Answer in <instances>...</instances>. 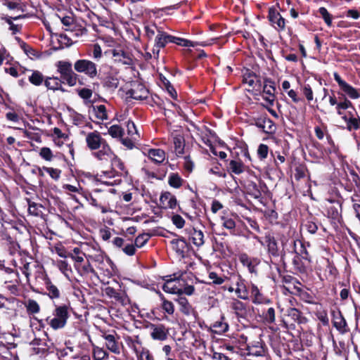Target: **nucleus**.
<instances>
[{"label": "nucleus", "mask_w": 360, "mask_h": 360, "mask_svg": "<svg viewBox=\"0 0 360 360\" xmlns=\"http://www.w3.org/2000/svg\"><path fill=\"white\" fill-rule=\"evenodd\" d=\"M56 67L60 77L54 76L45 77L44 84L48 90L65 92L66 90L63 87V84H68L69 86H74L77 84L79 75L72 70L71 62L59 60L56 63Z\"/></svg>", "instance_id": "obj_1"}, {"label": "nucleus", "mask_w": 360, "mask_h": 360, "mask_svg": "<svg viewBox=\"0 0 360 360\" xmlns=\"http://www.w3.org/2000/svg\"><path fill=\"white\" fill-rule=\"evenodd\" d=\"M168 43H173L184 47H194L197 45L205 46L207 45L205 42L193 41L184 38L171 35L165 31L158 30V34L155 38V44L152 49L153 54L155 59H158L159 58L160 49L165 48Z\"/></svg>", "instance_id": "obj_2"}, {"label": "nucleus", "mask_w": 360, "mask_h": 360, "mask_svg": "<svg viewBox=\"0 0 360 360\" xmlns=\"http://www.w3.org/2000/svg\"><path fill=\"white\" fill-rule=\"evenodd\" d=\"M86 143L88 149L93 153V155L98 160H106L113 155L110 146L98 131L89 132L86 136Z\"/></svg>", "instance_id": "obj_3"}, {"label": "nucleus", "mask_w": 360, "mask_h": 360, "mask_svg": "<svg viewBox=\"0 0 360 360\" xmlns=\"http://www.w3.org/2000/svg\"><path fill=\"white\" fill-rule=\"evenodd\" d=\"M70 306L67 304L56 305L53 311V318L48 317L46 321L53 329L58 330L64 328L67 323L70 314Z\"/></svg>", "instance_id": "obj_4"}, {"label": "nucleus", "mask_w": 360, "mask_h": 360, "mask_svg": "<svg viewBox=\"0 0 360 360\" xmlns=\"http://www.w3.org/2000/svg\"><path fill=\"white\" fill-rule=\"evenodd\" d=\"M253 238L266 248V252L271 259L278 258V257L281 256L278 241L276 238L273 232H266L264 236L263 237V240H262V238L257 236H254Z\"/></svg>", "instance_id": "obj_5"}, {"label": "nucleus", "mask_w": 360, "mask_h": 360, "mask_svg": "<svg viewBox=\"0 0 360 360\" xmlns=\"http://www.w3.org/2000/svg\"><path fill=\"white\" fill-rule=\"evenodd\" d=\"M103 68H105V67L103 66ZM105 68L109 70V71H102L100 69V72L97 77L100 79L103 88L110 91H115L120 84L118 72L112 66H106Z\"/></svg>", "instance_id": "obj_6"}, {"label": "nucleus", "mask_w": 360, "mask_h": 360, "mask_svg": "<svg viewBox=\"0 0 360 360\" xmlns=\"http://www.w3.org/2000/svg\"><path fill=\"white\" fill-rule=\"evenodd\" d=\"M186 272L178 271L172 275L165 276V283L162 285V290L167 293L178 294L180 291L181 283H186L184 275Z\"/></svg>", "instance_id": "obj_7"}, {"label": "nucleus", "mask_w": 360, "mask_h": 360, "mask_svg": "<svg viewBox=\"0 0 360 360\" xmlns=\"http://www.w3.org/2000/svg\"><path fill=\"white\" fill-rule=\"evenodd\" d=\"M74 70L78 73L85 74L91 79L98 76L97 65L90 60H77L74 63Z\"/></svg>", "instance_id": "obj_8"}, {"label": "nucleus", "mask_w": 360, "mask_h": 360, "mask_svg": "<svg viewBox=\"0 0 360 360\" xmlns=\"http://www.w3.org/2000/svg\"><path fill=\"white\" fill-rule=\"evenodd\" d=\"M298 240L297 239L289 238L285 236L281 238L282 250H280L281 256H279L278 258H280V263L284 269H285L287 266L285 260L286 255L288 253L295 255Z\"/></svg>", "instance_id": "obj_9"}, {"label": "nucleus", "mask_w": 360, "mask_h": 360, "mask_svg": "<svg viewBox=\"0 0 360 360\" xmlns=\"http://www.w3.org/2000/svg\"><path fill=\"white\" fill-rule=\"evenodd\" d=\"M253 121L254 123L252 124L260 129L264 133L269 135H273L276 133V126L275 122L266 113L254 117Z\"/></svg>", "instance_id": "obj_10"}, {"label": "nucleus", "mask_w": 360, "mask_h": 360, "mask_svg": "<svg viewBox=\"0 0 360 360\" xmlns=\"http://www.w3.org/2000/svg\"><path fill=\"white\" fill-rule=\"evenodd\" d=\"M334 79L338 83L340 90L345 96H347L351 99L360 98V89H356L342 79L338 72L333 74Z\"/></svg>", "instance_id": "obj_11"}, {"label": "nucleus", "mask_w": 360, "mask_h": 360, "mask_svg": "<svg viewBox=\"0 0 360 360\" xmlns=\"http://www.w3.org/2000/svg\"><path fill=\"white\" fill-rule=\"evenodd\" d=\"M275 82L271 78H264L262 91L260 92L263 99L268 103L269 105L273 106L276 99L275 92L276 86Z\"/></svg>", "instance_id": "obj_12"}, {"label": "nucleus", "mask_w": 360, "mask_h": 360, "mask_svg": "<svg viewBox=\"0 0 360 360\" xmlns=\"http://www.w3.org/2000/svg\"><path fill=\"white\" fill-rule=\"evenodd\" d=\"M127 97L134 100H145L148 97L149 91L145 85L136 82L132 84V87L126 92Z\"/></svg>", "instance_id": "obj_13"}, {"label": "nucleus", "mask_w": 360, "mask_h": 360, "mask_svg": "<svg viewBox=\"0 0 360 360\" xmlns=\"http://www.w3.org/2000/svg\"><path fill=\"white\" fill-rule=\"evenodd\" d=\"M267 18L278 32L285 30L286 20L274 6L269 8Z\"/></svg>", "instance_id": "obj_14"}, {"label": "nucleus", "mask_w": 360, "mask_h": 360, "mask_svg": "<svg viewBox=\"0 0 360 360\" xmlns=\"http://www.w3.org/2000/svg\"><path fill=\"white\" fill-rule=\"evenodd\" d=\"M244 188L248 195H250L255 199L259 200L262 202V192L264 191V188H267L266 184L263 182H259L257 184L256 182L248 180L245 181Z\"/></svg>", "instance_id": "obj_15"}, {"label": "nucleus", "mask_w": 360, "mask_h": 360, "mask_svg": "<svg viewBox=\"0 0 360 360\" xmlns=\"http://www.w3.org/2000/svg\"><path fill=\"white\" fill-rule=\"evenodd\" d=\"M249 299L255 304L269 305L271 300L266 297L260 291L257 285L251 283L249 285Z\"/></svg>", "instance_id": "obj_16"}, {"label": "nucleus", "mask_w": 360, "mask_h": 360, "mask_svg": "<svg viewBox=\"0 0 360 360\" xmlns=\"http://www.w3.org/2000/svg\"><path fill=\"white\" fill-rule=\"evenodd\" d=\"M332 323L333 327L341 334H345L349 331L347 323L340 310L332 311Z\"/></svg>", "instance_id": "obj_17"}, {"label": "nucleus", "mask_w": 360, "mask_h": 360, "mask_svg": "<svg viewBox=\"0 0 360 360\" xmlns=\"http://www.w3.org/2000/svg\"><path fill=\"white\" fill-rule=\"evenodd\" d=\"M328 204L326 205L328 217L339 221L341 218L342 205L340 200L328 199Z\"/></svg>", "instance_id": "obj_18"}, {"label": "nucleus", "mask_w": 360, "mask_h": 360, "mask_svg": "<svg viewBox=\"0 0 360 360\" xmlns=\"http://www.w3.org/2000/svg\"><path fill=\"white\" fill-rule=\"evenodd\" d=\"M177 200L174 195L169 191H163L160 197V205L162 209H172L176 207Z\"/></svg>", "instance_id": "obj_19"}, {"label": "nucleus", "mask_w": 360, "mask_h": 360, "mask_svg": "<svg viewBox=\"0 0 360 360\" xmlns=\"http://www.w3.org/2000/svg\"><path fill=\"white\" fill-rule=\"evenodd\" d=\"M172 245V250L175 251L178 256L184 258L186 256V253L189 250V244L187 243L186 240L181 236L176 239H173L170 242Z\"/></svg>", "instance_id": "obj_20"}, {"label": "nucleus", "mask_w": 360, "mask_h": 360, "mask_svg": "<svg viewBox=\"0 0 360 360\" xmlns=\"http://www.w3.org/2000/svg\"><path fill=\"white\" fill-rule=\"evenodd\" d=\"M41 278L43 280L46 289L48 291V296L51 300L59 298L60 296V290L55 285H53L51 278L45 271L41 273Z\"/></svg>", "instance_id": "obj_21"}, {"label": "nucleus", "mask_w": 360, "mask_h": 360, "mask_svg": "<svg viewBox=\"0 0 360 360\" xmlns=\"http://www.w3.org/2000/svg\"><path fill=\"white\" fill-rule=\"evenodd\" d=\"M175 301L179 304V309L181 313L185 316L193 315L195 317L198 316V312L192 307L188 302V299L184 296H179Z\"/></svg>", "instance_id": "obj_22"}, {"label": "nucleus", "mask_w": 360, "mask_h": 360, "mask_svg": "<svg viewBox=\"0 0 360 360\" xmlns=\"http://www.w3.org/2000/svg\"><path fill=\"white\" fill-rule=\"evenodd\" d=\"M152 331L150 336L153 340L164 341L167 339L169 335V330L163 324H150Z\"/></svg>", "instance_id": "obj_23"}, {"label": "nucleus", "mask_w": 360, "mask_h": 360, "mask_svg": "<svg viewBox=\"0 0 360 360\" xmlns=\"http://www.w3.org/2000/svg\"><path fill=\"white\" fill-rule=\"evenodd\" d=\"M243 82L248 84L252 89L260 91L262 84L260 77L249 70L243 75Z\"/></svg>", "instance_id": "obj_24"}, {"label": "nucleus", "mask_w": 360, "mask_h": 360, "mask_svg": "<svg viewBox=\"0 0 360 360\" xmlns=\"http://www.w3.org/2000/svg\"><path fill=\"white\" fill-rule=\"evenodd\" d=\"M101 336L105 340V345L107 348L115 354H120V347L118 342L115 339V335H117L115 330H112V334H108L105 330H101Z\"/></svg>", "instance_id": "obj_25"}, {"label": "nucleus", "mask_w": 360, "mask_h": 360, "mask_svg": "<svg viewBox=\"0 0 360 360\" xmlns=\"http://www.w3.org/2000/svg\"><path fill=\"white\" fill-rule=\"evenodd\" d=\"M236 288L235 292L237 297L243 300H249V286L245 284V280L243 279L240 276L237 277L236 281Z\"/></svg>", "instance_id": "obj_26"}, {"label": "nucleus", "mask_w": 360, "mask_h": 360, "mask_svg": "<svg viewBox=\"0 0 360 360\" xmlns=\"http://www.w3.org/2000/svg\"><path fill=\"white\" fill-rule=\"evenodd\" d=\"M96 101H89L91 103L89 108V113L92 115L95 118L103 121L108 119L106 107L104 105H94L93 103Z\"/></svg>", "instance_id": "obj_27"}, {"label": "nucleus", "mask_w": 360, "mask_h": 360, "mask_svg": "<svg viewBox=\"0 0 360 360\" xmlns=\"http://www.w3.org/2000/svg\"><path fill=\"white\" fill-rule=\"evenodd\" d=\"M186 231L188 234L189 240L196 247H200L204 244V234L202 231L191 227L186 229Z\"/></svg>", "instance_id": "obj_28"}, {"label": "nucleus", "mask_w": 360, "mask_h": 360, "mask_svg": "<svg viewBox=\"0 0 360 360\" xmlns=\"http://www.w3.org/2000/svg\"><path fill=\"white\" fill-rule=\"evenodd\" d=\"M208 331L212 333L221 335L229 330V324L225 322V317L221 315L220 319L216 321L208 327Z\"/></svg>", "instance_id": "obj_29"}, {"label": "nucleus", "mask_w": 360, "mask_h": 360, "mask_svg": "<svg viewBox=\"0 0 360 360\" xmlns=\"http://www.w3.org/2000/svg\"><path fill=\"white\" fill-rule=\"evenodd\" d=\"M240 262L246 266L250 273H256V266L259 264V262L257 258L250 257L248 254L242 253L238 257Z\"/></svg>", "instance_id": "obj_30"}, {"label": "nucleus", "mask_w": 360, "mask_h": 360, "mask_svg": "<svg viewBox=\"0 0 360 360\" xmlns=\"http://www.w3.org/2000/svg\"><path fill=\"white\" fill-rule=\"evenodd\" d=\"M146 155L153 162L159 165L165 161L166 153L160 148H150L148 150Z\"/></svg>", "instance_id": "obj_31"}, {"label": "nucleus", "mask_w": 360, "mask_h": 360, "mask_svg": "<svg viewBox=\"0 0 360 360\" xmlns=\"http://www.w3.org/2000/svg\"><path fill=\"white\" fill-rule=\"evenodd\" d=\"M230 308L238 318H245L247 316V305L238 299H233L230 303Z\"/></svg>", "instance_id": "obj_32"}, {"label": "nucleus", "mask_w": 360, "mask_h": 360, "mask_svg": "<svg viewBox=\"0 0 360 360\" xmlns=\"http://www.w3.org/2000/svg\"><path fill=\"white\" fill-rule=\"evenodd\" d=\"M114 61L115 63H121L123 65H131L132 59L129 57V53L122 49H112L110 51Z\"/></svg>", "instance_id": "obj_33"}, {"label": "nucleus", "mask_w": 360, "mask_h": 360, "mask_svg": "<svg viewBox=\"0 0 360 360\" xmlns=\"http://www.w3.org/2000/svg\"><path fill=\"white\" fill-rule=\"evenodd\" d=\"M292 264L293 266V269L297 274H306L307 271V261H305V259L301 258V257L295 255L292 258Z\"/></svg>", "instance_id": "obj_34"}, {"label": "nucleus", "mask_w": 360, "mask_h": 360, "mask_svg": "<svg viewBox=\"0 0 360 360\" xmlns=\"http://www.w3.org/2000/svg\"><path fill=\"white\" fill-rule=\"evenodd\" d=\"M287 315L292 321L298 324L306 323L308 319L302 315V311L295 307H290L287 310Z\"/></svg>", "instance_id": "obj_35"}, {"label": "nucleus", "mask_w": 360, "mask_h": 360, "mask_svg": "<svg viewBox=\"0 0 360 360\" xmlns=\"http://www.w3.org/2000/svg\"><path fill=\"white\" fill-rule=\"evenodd\" d=\"M262 314L260 316L263 319L265 323L269 324L274 323L276 320L275 309L272 306L268 307H264L261 309Z\"/></svg>", "instance_id": "obj_36"}, {"label": "nucleus", "mask_w": 360, "mask_h": 360, "mask_svg": "<svg viewBox=\"0 0 360 360\" xmlns=\"http://www.w3.org/2000/svg\"><path fill=\"white\" fill-rule=\"evenodd\" d=\"M160 80L162 85V88L165 89L174 100H177V92L170 82L162 74H160Z\"/></svg>", "instance_id": "obj_37"}, {"label": "nucleus", "mask_w": 360, "mask_h": 360, "mask_svg": "<svg viewBox=\"0 0 360 360\" xmlns=\"http://www.w3.org/2000/svg\"><path fill=\"white\" fill-rule=\"evenodd\" d=\"M31 345L37 346V347H34V351L37 354L45 355L49 352V347L45 340L35 338L31 342Z\"/></svg>", "instance_id": "obj_38"}, {"label": "nucleus", "mask_w": 360, "mask_h": 360, "mask_svg": "<svg viewBox=\"0 0 360 360\" xmlns=\"http://www.w3.org/2000/svg\"><path fill=\"white\" fill-rule=\"evenodd\" d=\"M342 118L346 122L347 129L349 131L360 129V117L358 115L357 117H347V115H344Z\"/></svg>", "instance_id": "obj_39"}, {"label": "nucleus", "mask_w": 360, "mask_h": 360, "mask_svg": "<svg viewBox=\"0 0 360 360\" xmlns=\"http://www.w3.org/2000/svg\"><path fill=\"white\" fill-rule=\"evenodd\" d=\"M26 200L28 205L29 214L35 217H41L43 215L42 209L44 207L41 204L34 202L30 198H27Z\"/></svg>", "instance_id": "obj_40"}, {"label": "nucleus", "mask_w": 360, "mask_h": 360, "mask_svg": "<svg viewBox=\"0 0 360 360\" xmlns=\"http://www.w3.org/2000/svg\"><path fill=\"white\" fill-rule=\"evenodd\" d=\"M32 72L31 75L28 77L29 82L34 86H40L43 83L44 84L45 77L43 74L39 70H30Z\"/></svg>", "instance_id": "obj_41"}, {"label": "nucleus", "mask_w": 360, "mask_h": 360, "mask_svg": "<svg viewBox=\"0 0 360 360\" xmlns=\"http://www.w3.org/2000/svg\"><path fill=\"white\" fill-rule=\"evenodd\" d=\"M209 278L212 280L211 282H205L202 281H201L198 278L195 279L199 283H207L209 285H221L225 281L226 279H228L226 276H219L216 272L214 271L209 273Z\"/></svg>", "instance_id": "obj_42"}, {"label": "nucleus", "mask_w": 360, "mask_h": 360, "mask_svg": "<svg viewBox=\"0 0 360 360\" xmlns=\"http://www.w3.org/2000/svg\"><path fill=\"white\" fill-rule=\"evenodd\" d=\"M338 95H341L342 96V101L339 102L337 108V113L339 115H342L343 114L342 110L352 108L355 111V108L352 104V103L346 97L345 95L342 94L340 92H338Z\"/></svg>", "instance_id": "obj_43"}, {"label": "nucleus", "mask_w": 360, "mask_h": 360, "mask_svg": "<svg viewBox=\"0 0 360 360\" xmlns=\"http://www.w3.org/2000/svg\"><path fill=\"white\" fill-rule=\"evenodd\" d=\"M184 183V179L178 173H170L168 177V184L176 189L180 188Z\"/></svg>", "instance_id": "obj_44"}, {"label": "nucleus", "mask_w": 360, "mask_h": 360, "mask_svg": "<svg viewBox=\"0 0 360 360\" xmlns=\"http://www.w3.org/2000/svg\"><path fill=\"white\" fill-rule=\"evenodd\" d=\"M221 221L222 226L226 229L229 230L231 235H236V221L231 217L228 216H221Z\"/></svg>", "instance_id": "obj_45"}, {"label": "nucleus", "mask_w": 360, "mask_h": 360, "mask_svg": "<svg viewBox=\"0 0 360 360\" xmlns=\"http://www.w3.org/2000/svg\"><path fill=\"white\" fill-rule=\"evenodd\" d=\"M75 266L82 276H86L90 273L96 274V272L90 264V261L87 260L86 263L84 264H82V263L75 264Z\"/></svg>", "instance_id": "obj_46"}, {"label": "nucleus", "mask_w": 360, "mask_h": 360, "mask_svg": "<svg viewBox=\"0 0 360 360\" xmlns=\"http://www.w3.org/2000/svg\"><path fill=\"white\" fill-rule=\"evenodd\" d=\"M298 243H300V248H297L295 255L301 257L302 259H305V261H307V264H311V256L308 252L305 243L300 240H298Z\"/></svg>", "instance_id": "obj_47"}, {"label": "nucleus", "mask_w": 360, "mask_h": 360, "mask_svg": "<svg viewBox=\"0 0 360 360\" xmlns=\"http://www.w3.org/2000/svg\"><path fill=\"white\" fill-rule=\"evenodd\" d=\"M174 150L178 156L184 153L185 140L181 136H176L173 139Z\"/></svg>", "instance_id": "obj_48"}, {"label": "nucleus", "mask_w": 360, "mask_h": 360, "mask_svg": "<svg viewBox=\"0 0 360 360\" xmlns=\"http://www.w3.org/2000/svg\"><path fill=\"white\" fill-rule=\"evenodd\" d=\"M304 226L309 233L315 234L319 228L317 219L313 217L307 219Z\"/></svg>", "instance_id": "obj_49"}, {"label": "nucleus", "mask_w": 360, "mask_h": 360, "mask_svg": "<svg viewBox=\"0 0 360 360\" xmlns=\"http://www.w3.org/2000/svg\"><path fill=\"white\" fill-rule=\"evenodd\" d=\"M246 350L247 354L253 356H263L265 354V350L262 345L248 346Z\"/></svg>", "instance_id": "obj_50"}, {"label": "nucleus", "mask_w": 360, "mask_h": 360, "mask_svg": "<svg viewBox=\"0 0 360 360\" xmlns=\"http://www.w3.org/2000/svg\"><path fill=\"white\" fill-rule=\"evenodd\" d=\"M244 165L241 161L232 160L229 162L228 169L235 174H240L243 172Z\"/></svg>", "instance_id": "obj_51"}, {"label": "nucleus", "mask_w": 360, "mask_h": 360, "mask_svg": "<svg viewBox=\"0 0 360 360\" xmlns=\"http://www.w3.org/2000/svg\"><path fill=\"white\" fill-rule=\"evenodd\" d=\"M202 202H203L201 200L198 193H195V197L191 198L189 200V206L193 210V212L198 213L202 215V212L200 207V205Z\"/></svg>", "instance_id": "obj_52"}, {"label": "nucleus", "mask_w": 360, "mask_h": 360, "mask_svg": "<svg viewBox=\"0 0 360 360\" xmlns=\"http://www.w3.org/2000/svg\"><path fill=\"white\" fill-rule=\"evenodd\" d=\"M25 307L28 314H37L40 311L39 304L34 300L29 299L25 303Z\"/></svg>", "instance_id": "obj_53"}, {"label": "nucleus", "mask_w": 360, "mask_h": 360, "mask_svg": "<svg viewBox=\"0 0 360 360\" xmlns=\"http://www.w3.org/2000/svg\"><path fill=\"white\" fill-rule=\"evenodd\" d=\"M105 295L110 297L114 298L117 302H123V296L121 292H117L114 288L108 286L105 288Z\"/></svg>", "instance_id": "obj_54"}, {"label": "nucleus", "mask_w": 360, "mask_h": 360, "mask_svg": "<svg viewBox=\"0 0 360 360\" xmlns=\"http://www.w3.org/2000/svg\"><path fill=\"white\" fill-rule=\"evenodd\" d=\"M124 129L118 125V124H113L108 129V134L112 137V138H120L121 139L122 136L124 135Z\"/></svg>", "instance_id": "obj_55"}, {"label": "nucleus", "mask_w": 360, "mask_h": 360, "mask_svg": "<svg viewBox=\"0 0 360 360\" xmlns=\"http://www.w3.org/2000/svg\"><path fill=\"white\" fill-rule=\"evenodd\" d=\"M161 300L162 301V309L168 314L172 315L174 312V304L171 301L167 300L162 294Z\"/></svg>", "instance_id": "obj_56"}, {"label": "nucleus", "mask_w": 360, "mask_h": 360, "mask_svg": "<svg viewBox=\"0 0 360 360\" xmlns=\"http://www.w3.org/2000/svg\"><path fill=\"white\" fill-rule=\"evenodd\" d=\"M319 13L324 20L325 23L330 27L332 25V15L328 11L325 7H320L318 11Z\"/></svg>", "instance_id": "obj_57"}, {"label": "nucleus", "mask_w": 360, "mask_h": 360, "mask_svg": "<svg viewBox=\"0 0 360 360\" xmlns=\"http://www.w3.org/2000/svg\"><path fill=\"white\" fill-rule=\"evenodd\" d=\"M70 254L72 255V257H70L75 262V264L83 262V256L86 257L85 254L79 248H75Z\"/></svg>", "instance_id": "obj_58"}, {"label": "nucleus", "mask_w": 360, "mask_h": 360, "mask_svg": "<svg viewBox=\"0 0 360 360\" xmlns=\"http://www.w3.org/2000/svg\"><path fill=\"white\" fill-rule=\"evenodd\" d=\"M152 236L151 234L149 233H142L139 234L134 240L135 246L137 248H142L144 245L147 243L149 240L150 238Z\"/></svg>", "instance_id": "obj_59"}, {"label": "nucleus", "mask_w": 360, "mask_h": 360, "mask_svg": "<svg viewBox=\"0 0 360 360\" xmlns=\"http://www.w3.org/2000/svg\"><path fill=\"white\" fill-rule=\"evenodd\" d=\"M307 168L305 165L300 164L295 169V178L297 181H300L306 176Z\"/></svg>", "instance_id": "obj_60"}, {"label": "nucleus", "mask_w": 360, "mask_h": 360, "mask_svg": "<svg viewBox=\"0 0 360 360\" xmlns=\"http://www.w3.org/2000/svg\"><path fill=\"white\" fill-rule=\"evenodd\" d=\"M301 91L308 102H310L314 99V93L311 86L309 84H305L304 86H302L301 87Z\"/></svg>", "instance_id": "obj_61"}, {"label": "nucleus", "mask_w": 360, "mask_h": 360, "mask_svg": "<svg viewBox=\"0 0 360 360\" xmlns=\"http://www.w3.org/2000/svg\"><path fill=\"white\" fill-rule=\"evenodd\" d=\"M86 200L94 207L97 208H103V205L101 201H99L96 198L94 197L91 193H86L84 195Z\"/></svg>", "instance_id": "obj_62"}, {"label": "nucleus", "mask_w": 360, "mask_h": 360, "mask_svg": "<svg viewBox=\"0 0 360 360\" xmlns=\"http://www.w3.org/2000/svg\"><path fill=\"white\" fill-rule=\"evenodd\" d=\"M20 48L24 51L27 56L32 57L37 56V51L31 46L26 42L21 41L20 43Z\"/></svg>", "instance_id": "obj_63"}, {"label": "nucleus", "mask_w": 360, "mask_h": 360, "mask_svg": "<svg viewBox=\"0 0 360 360\" xmlns=\"http://www.w3.org/2000/svg\"><path fill=\"white\" fill-rule=\"evenodd\" d=\"M138 360H155L150 351L145 347H141L140 354L137 356Z\"/></svg>", "instance_id": "obj_64"}]
</instances>
